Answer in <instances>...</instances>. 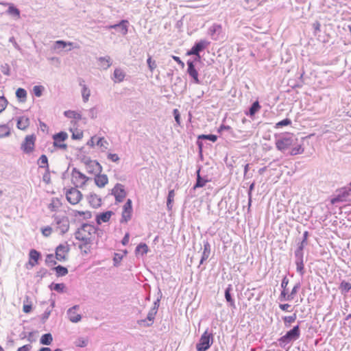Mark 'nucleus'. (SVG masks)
Masks as SVG:
<instances>
[{
    "mask_svg": "<svg viewBox=\"0 0 351 351\" xmlns=\"http://www.w3.org/2000/svg\"><path fill=\"white\" fill-rule=\"evenodd\" d=\"M201 140H208L214 143L217 140V136L215 134H200L198 136L197 145L200 154H202L203 149V143L201 141Z\"/></svg>",
    "mask_w": 351,
    "mask_h": 351,
    "instance_id": "obj_16",
    "label": "nucleus"
},
{
    "mask_svg": "<svg viewBox=\"0 0 351 351\" xmlns=\"http://www.w3.org/2000/svg\"><path fill=\"white\" fill-rule=\"evenodd\" d=\"M51 311L52 310L49 308L45 310V311L44 312L41 317V320L43 323H45L48 319Z\"/></svg>",
    "mask_w": 351,
    "mask_h": 351,
    "instance_id": "obj_63",
    "label": "nucleus"
},
{
    "mask_svg": "<svg viewBox=\"0 0 351 351\" xmlns=\"http://www.w3.org/2000/svg\"><path fill=\"white\" fill-rule=\"evenodd\" d=\"M90 93V90L86 87V85L83 86L82 90V99L84 102H87L88 101Z\"/></svg>",
    "mask_w": 351,
    "mask_h": 351,
    "instance_id": "obj_49",
    "label": "nucleus"
},
{
    "mask_svg": "<svg viewBox=\"0 0 351 351\" xmlns=\"http://www.w3.org/2000/svg\"><path fill=\"white\" fill-rule=\"evenodd\" d=\"M68 138L66 132L61 131L53 135V146L57 145L59 143H63Z\"/></svg>",
    "mask_w": 351,
    "mask_h": 351,
    "instance_id": "obj_23",
    "label": "nucleus"
},
{
    "mask_svg": "<svg viewBox=\"0 0 351 351\" xmlns=\"http://www.w3.org/2000/svg\"><path fill=\"white\" fill-rule=\"evenodd\" d=\"M82 194L76 188H71L66 191V197L68 202L75 205L82 199Z\"/></svg>",
    "mask_w": 351,
    "mask_h": 351,
    "instance_id": "obj_9",
    "label": "nucleus"
},
{
    "mask_svg": "<svg viewBox=\"0 0 351 351\" xmlns=\"http://www.w3.org/2000/svg\"><path fill=\"white\" fill-rule=\"evenodd\" d=\"M83 216L84 219H90L92 217L91 213L90 211H76V215Z\"/></svg>",
    "mask_w": 351,
    "mask_h": 351,
    "instance_id": "obj_61",
    "label": "nucleus"
},
{
    "mask_svg": "<svg viewBox=\"0 0 351 351\" xmlns=\"http://www.w3.org/2000/svg\"><path fill=\"white\" fill-rule=\"evenodd\" d=\"M86 170L88 173L97 174L102 171L101 165L97 160H91L86 166Z\"/></svg>",
    "mask_w": 351,
    "mask_h": 351,
    "instance_id": "obj_15",
    "label": "nucleus"
},
{
    "mask_svg": "<svg viewBox=\"0 0 351 351\" xmlns=\"http://www.w3.org/2000/svg\"><path fill=\"white\" fill-rule=\"evenodd\" d=\"M38 165L40 168L49 169L48 158L46 155L43 154L38 160Z\"/></svg>",
    "mask_w": 351,
    "mask_h": 351,
    "instance_id": "obj_40",
    "label": "nucleus"
},
{
    "mask_svg": "<svg viewBox=\"0 0 351 351\" xmlns=\"http://www.w3.org/2000/svg\"><path fill=\"white\" fill-rule=\"evenodd\" d=\"M95 176V183L98 187L103 188L108 182V178L106 174H101L100 173H97Z\"/></svg>",
    "mask_w": 351,
    "mask_h": 351,
    "instance_id": "obj_21",
    "label": "nucleus"
},
{
    "mask_svg": "<svg viewBox=\"0 0 351 351\" xmlns=\"http://www.w3.org/2000/svg\"><path fill=\"white\" fill-rule=\"evenodd\" d=\"M158 311L155 310V308H151L147 315L146 319H141L138 322L139 324L143 323L145 326H150L153 324L154 320L155 319V316L157 313Z\"/></svg>",
    "mask_w": 351,
    "mask_h": 351,
    "instance_id": "obj_19",
    "label": "nucleus"
},
{
    "mask_svg": "<svg viewBox=\"0 0 351 351\" xmlns=\"http://www.w3.org/2000/svg\"><path fill=\"white\" fill-rule=\"evenodd\" d=\"M8 104V101L4 96L0 97V113L3 112Z\"/></svg>",
    "mask_w": 351,
    "mask_h": 351,
    "instance_id": "obj_60",
    "label": "nucleus"
},
{
    "mask_svg": "<svg viewBox=\"0 0 351 351\" xmlns=\"http://www.w3.org/2000/svg\"><path fill=\"white\" fill-rule=\"evenodd\" d=\"M16 96L21 102H25L27 99V91L23 88H19L16 91Z\"/></svg>",
    "mask_w": 351,
    "mask_h": 351,
    "instance_id": "obj_41",
    "label": "nucleus"
},
{
    "mask_svg": "<svg viewBox=\"0 0 351 351\" xmlns=\"http://www.w3.org/2000/svg\"><path fill=\"white\" fill-rule=\"evenodd\" d=\"M75 345L77 347H80V348L86 347L88 345V340L83 337H79L75 341Z\"/></svg>",
    "mask_w": 351,
    "mask_h": 351,
    "instance_id": "obj_52",
    "label": "nucleus"
},
{
    "mask_svg": "<svg viewBox=\"0 0 351 351\" xmlns=\"http://www.w3.org/2000/svg\"><path fill=\"white\" fill-rule=\"evenodd\" d=\"M296 140L293 134H283L276 141V148L281 152H285L295 143Z\"/></svg>",
    "mask_w": 351,
    "mask_h": 351,
    "instance_id": "obj_2",
    "label": "nucleus"
},
{
    "mask_svg": "<svg viewBox=\"0 0 351 351\" xmlns=\"http://www.w3.org/2000/svg\"><path fill=\"white\" fill-rule=\"evenodd\" d=\"M307 241V230L304 231L303 233V239L298 246V249L295 251V263L296 265V271L300 274L303 275L304 274V267L303 263V248L304 244Z\"/></svg>",
    "mask_w": 351,
    "mask_h": 351,
    "instance_id": "obj_1",
    "label": "nucleus"
},
{
    "mask_svg": "<svg viewBox=\"0 0 351 351\" xmlns=\"http://www.w3.org/2000/svg\"><path fill=\"white\" fill-rule=\"evenodd\" d=\"M128 24L129 22L127 20H121L119 23L110 25L108 28L120 31L123 35H125L128 33Z\"/></svg>",
    "mask_w": 351,
    "mask_h": 351,
    "instance_id": "obj_18",
    "label": "nucleus"
},
{
    "mask_svg": "<svg viewBox=\"0 0 351 351\" xmlns=\"http://www.w3.org/2000/svg\"><path fill=\"white\" fill-rule=\"evenodd\" d=\"M72 182L75 187H83L86 182L91 180L90 178L87 177L86 175L80 172L77 168H73L71 173Z\"/></svg>",
    "mask_w": 351,
    "mask_h": 351,
    "instance_id": "obj_5",
    "label": "nucleus"
},
{
    "mask_svg": "<svg viewBox=\"0 0 351 351\" xmlns=\"http://www.w3.org/2000/svg\"><path fill=\"white\" fill-rule=\"evenodd\" d=\"M289 339V338L287 337V336L286 335H285L284 336L281 337L278 339L279 346L281 348H285V346L291 342V340Z\"/></svg>",
    "mask_w": 351,
    "mask_h": 351,
    "instance_id": "obj_51",
    "label": "nucleus"
},
{
    "mask_svg": "<svg viewBox=\"0 0 351 351\" xmlns=\"http://www.w3.org/2000/svg\"><path fill=\"white\" fill-rule=\"evenodd\" d=\"M53 218L56 228L60 230L61 234H64L69 231V220L67 216L54 215Z\"/></svg>",
    "mask_w": 351,
    "mask_h": 351,
    "instance_id": "obj_4",
    "label": "nucleus"
},
{
    "mask_svg": "<svg viewBox=\"0 0 351 351\" xmlns=\"http://www.w3.org/2000/svg\"><path fill=\"white\" fill-rule=\"evenodd\" d=\"M113 75L114 77L117 80L115 82H123L125 76V73L121 69H115Z\"/></svg>",
    "mask_w": 351,
    "mask_h": 351,
    "instance_id": "obj_38",
    "label": "nucleus"
},
{
    "mask_svg": "<svg viewBox=\"0 0 351 351\" xmlns=\"http://www.w3.org/2000/svg\"><path fill=\"white\" fill-rule=\"evenodd\" d=\"M40 256H41V254L38 251H37L34 249H32L29 251V263L32 267L36 265L38 263V261L40 259Z\"/></svg>",
    "mask_w": 351,
    "mask_h": 351,
    "instance_id": "obj_25",
    "label": "nucleus"
},
{
    "mask_svg": "<svg viewBox=\"0 0 351 351\" xmlns=\"http://www.w3.org/2000/svg\"><path fill=\"white\" fill-rule=\"evenodd\" d=\"M98 60L100 62L101 66L103 67L104 69H107L112 64L111 59L109 56L100 57Z\"/></svg>",
    "mask_w": 351,
    "mask_h": 351,
    "instance_id": "obj_37",
    "label": "nucleus"
},
{
    "mask_svg": "<svg viewBox=\"0 0 351 351\" xmlns=\"http://www.w3.org/2000/svg\"><path fill=\"white\" fill-rule=\"evenodd\" d=\"M10 66L8 65V64H2L1 66V71L5 75H10Z\"/></svg>",
    "mask_w": 351,
    "mask_h": 351,
    "instance_id": "obj_62",
    "label": "nucleus"
},
{
    "mask_svg": "<svg viewBox=\"0 0 351 351\" xmlns=\"http://www.w3.org/2000/svg\"><path fill=\"white\" fill-rule=\"evenodd\" d=\"M175 197L174 190H170L168 193V196L167 199V207L169 210H171L172 208V202H173V199Z\"/></svg>",
    "mask_w": 351,
    "mask_h": 351,
    "instance_id": "obj_46",
    "label": "nucleus"
},
{
    "mask_svg": "<svg viewBox=\"0 0 351 351\" xmlns=\"http://www.w3.org/2000/svg\"><path fill=\"white\" fill-rule=\"evenodd\" d=\"M45 263L48 265H56V261L54 260V256L52 254H49L46 256Z\"/></svg>",
    "mask_w": 351,
    "mask_h": 351,
    "instance_id": "obj_57",
    "label": "nucleus"
},
{
    "mask_svg": "<svg viewBox=\"0 0 351 351\" xmlns=\"http://www.w3.org/2000/svg\"><path fill=\"white\" fill-rule=\"evenodd\" d=\"M44 87L43 86H34L33 88V92L35 96L39 97L43 95Z\"/></svg>",
    "mask_w": 351,
    "mask_h": 351,
    "instance_id": "obj_56",
    "label": "nucleus"
},
{
    "mask_svg": "<svg viewBox=\"0 0 351 351\" xmlns=\"http://www.w3.org/2000/svg\"><path fill=\"white\" fill-rule=\"evenodd\" d=\"M69 250L68 244H60L56 248V258L60 262L66 261L68 258Z\"/></svg>",
    "mask_w": 351,
    "mask_h": 351,
    "instance_id": "obj_8",
    "label": "nucleus"
},
{
    "mask_svg": "<svg viewBox=\"0 0 351 351\" xmlns=\"http://www.w3.org/2000/svg\"><path fill=\"white\" fill-rule=\"evenodd\" d=\"M9 7L7 13L14 17L19 19L20 17V10L15 7L12 3H7Z\"/></svg>",
    "mask_w": 351,
    "mask_h": 351,
    "instance_id": "obj_34",
    "label": "nucleus"
},
{
    "mask_svg": "<svg viewBox=\"0 0 351 351\" xmlns=\"http://www.w3.org/2000/svg\"><path fill=\"white\" fill-rule=\"evenodd\" d=\"M135 252L136 253H141V255H144L147 253L148 247L145 243H141L136 246Z\"/></svg>",
    "mask_w": 351,
    "mask_h": 351,
    "instance_id": "obj_45",
    "label": "nucleus"
},
{
    "mask_svg": "<svg viewBox=\"0 0 351 351\" xmlns=\"http://www.w3.org/2000/svg\"><path fill=\"white\" fill-rule=\"evenodd\" d=\"M35 141H36V136L34 134L26 136L24 141L21 144V149L25 154L32 153L34 149Z\"/></svg>",
    "mask_w": 351,
    "mask_h": 351,
    "instance_id": "obj_7",
    "label": "nucleus"
},
{
    "mask_svg": "<svg viewBox=\"0 0 351 351\" xmlns=\"http://www.w3.org/2000/svg\"><path fill=\"white\" fill-rule=\"evenodd\" d=\"M64 114L67 118L74 119L77 121L82 119V115L77 112L73 110H66L64 112Z\"/></svg>",
    "mask_w": 351,
    "mask_h": 351,
    "instance_id": "obj_39",
    "label": "nucleus"
},
{
    "mask_svg": "<svg viewBox=\"0 0 351 351\" xmlns=\"http://www.w3.org/2000/svg\"><path fill=\"white\" fill-rule=\"evenodd\" d=\"M260 108L261 106L259 102L256 101L249 108V110L248 112H247V114L250 117H253L260 110Z\"/></svg>",
    "mask_w": 351,
    "mask_h": 351,
    "instance_id": "obj_35",
    "label": "nucleus"
},
{
    "mask_svg": "<svg viewBox=\"0 0 351 351\" xmlns=\"http://www.w3.org/2000/svg\"><path fill=\"white\" fill-rule=\"evenodd\" d=\"M132 202L130 199H128L123 208V212L120 222L127 223L129 220H130L132 217Z\"/></svg>",
    "mask_w": 351,
    "mask_h": 351,
    "instance_id": "obj_12",
    "label": "nucleus"
},
{
    "mask_svg": "<svg viewBox=\"0 0 351 351\" xmlns=\"http://www.w3.org/2000/svg\"><path fill=\"white\" fill-rule=\"evenodd\" d=\"M285 335L287 336V337L289 338V339H290L291 341L297 339L300 335L299 326H294L292 329L289 330Z\"/></svg>",
    "mask_w": 351,
    "mask_h": 351,
    "instance_id": "obj_29",
    "label": "nucleus"
},
{
    "mask_svg": "<svg viewBox=\"0 0 351 351\" xmlns=\"http://www.w3.org/2000/svg\"><path fill=\"white\" fill-rule=\"evenodd\" d=\"M10 130L9 127L4 124V125H0V138H4L10 136Z\"/></svg>",
    "mask_w": 351,
    "mask_h": 351,
    "instance_id": "obj_44",
    "label": "nucleus"
},
{
    "mask_svg": "<svg viewBox=\"0 0 351 351\" xmlns=\"http://www.w3.org/2000/svg\"><path fill=\"white\" fill-rule=\"evenodd\" d=\"M209 45L210 42L206 40H200L196 42L192 48L186 52V55H197V53L204 51Z\"/></svg>",
    "mask_w": 351,
    "mask_h": 351,
    "instance_id": "obj_11",
    "label": "nucleus"
},
{
    "mask_svg": "<svg viewBox=\"0 0 351 351\" xmlns=\"http://www.w3.org/2000/svg\"><path fill=\"white\" fill-rule=\"evenodd\" d=\"M88 200L90 206L93 208H98L101 206V199L95 193H90L88 196Z\"/></svg>",
    "mask_w": 351,
    "mask_h": 351,
    "instance_id": "obj_28",
    "label": "nucleus"
},
{
    "mask_svg": "<svg viewBox=\"0 0 351 351\" xmlns=\"http://www.w3.org/2000/svg\"><path fill=\"white\" fill-rule=\"evenodd\" d=\"M96 145L99 146L101 148V151L104 152L108 149V143L104 137H100L97 139Z\"/></svg>",
    "mask_w": 351,
    "mask_h": 351,
    "instance_id": "obj_47",
    "label": "nucleus"
},
{
    "mask_svg": "<svg viewBox=\"0 0 351 351\" xmlns=\"http://www.w3.org/2000/svg\"><path fill=\"white\" fill-rule=\"evenodd\" d=\"M114 214V213L111 210H108L101 213L98 214L96 216V222L97 224H101V222H108L111 216Z\"/></svg>",
    "mask_w": 351,
    "mask_h": 351,
    "instance_id": "obj_22",
    "label": "nucleus"
},
{
    "mask_svg": "<svg viewBox=\"0 0 351 351\" xmlns=\"http://www.w3.org/2000/svg\"><path fill=\"white\" fill-rule=\"evenodd\" d=\"M51 290H54L58 293H63L65 289V285L64 283H51L49 285Z\"/></svg>",
    "mask_w": 351,
    "mask_h": 351,
    "instance_id": "obj_42",
    "label": "nucleus"
},
{
    "mask_svg": "<svg viewBox=\"0 0 351 351\" xmlns=\"http://www.w3.org/2000/svg\"><path fill=\"white\" fill-rule=\"evenodd\" d=\"M77 240L82 242V244L79 245V248L82 250L83 247H85V250L83 251V254H88L90 251V244L93 243L92 237L88 236L83 237L82 238L77 237Z\"/></svg>",
    "mask_w": 351,
    "mask_h": 351,
    "instance_id": "obj_17",
    "label": "nucleus"
},
{
    "mask_svg": "<svg viewBox=\"0 0 351 351\" xmlns=\"http://www.w3.org/2000/svg\"><path fill=\"white\" fill-rule=\"evenodd\" d=\"M73 45L71 42H66L64 40H57L53 44V49L55 50L57 49H63L67 46H72Z\"/></svg>",
    "mask_w": 351,
    "mask_h": 351,
    "instance_id": "obj_32",
    "label": "nucleus"
},
{
    "mask_svg": "<svg viewBox=\"0 0 351 351\" xmlns=\"http://www.w3.org/2000/svg\"><path fill=\"white\" fill-rule=\"evenodd\" d=\"M304 148L301 145H298L293 147L290 152L291 155H297L302 153Z\"/></svg>",
    "mask_w": 351,
    "mask_h": 351,
    "instance_id": "obj_53",
    "label": "nucleus"
},
{
    "mask_svg": "<svg viewBox=\"0 0 351 351\" xmlns=\"http://www.w3.org/2000/svg\"><path fill=\"white\" fill-rule=\"evenodd\" d=\"M52 269L56 271V274L58 277L64 276L69 272L68 269L66 267L60 265L54 267Z\"/></svg>",
    "mask_w": 351,
    "mask_h": 351,
    "instance_id": "obj_33",
    "label": "nucleus"
},
{
    "mask_svg": "<svg viewBox=\"0 0 351 351\" xmlns=\"http://www.w3.org/2000/svg\"><path fill=\"white\" fill-rule=\"evenodd\" d=\"M232 291V285H228L227 288L225 289V298L230 306L236 308V305L234 299L232 297L231 291Z\"/></svg>",
    "mask_w": 351,
    "mask_h": 351,
    "instance_id": "obj_26",
    "label": "nucleus"
},
{
    "mask_svg": "<svg viewBox=\"0 0 351 351\" xmlns=\"http://www.w3.org/2000/svg\"><path fill=\"white\" fill-rule=\"evenodd\" d=\"M147 63L151 71H153L156 68V61L153 60L151 56H149L147 58Z\"/></svg>",
    "mask_w": 351,
    "mask_h": 351,
    "instance_id": "obj_59",
    "label": "nucleus"
},
{
    "mask_svg": "<svg viewBox=\"0 0 351 351\" xmlns=\"http://www.w3.org/2000/svg\"><path fill=\"white\" fill-rule=\"evenodd\" d=\"M84 232H86L88 236L91 237L92 234L95 231V228L88 223H83L80 228H79Z\"/></svg>",
    "mask_w": 351,
    "mask_h": 351,
    "instance_id": "obj_36",
    "label": "nucleus"
},
{
    "mask_svg": "<svg viewBox=\"0 0 351 351\" xmlns=\"http://www.w3.org/2000/svg\"><path fill=\"white\" fill-rule=\"evenodd\" d=\"M213 343V336L212 333L206 330L201 336L199 342L196 344L197 351H206L210 348Z\"/></svg>",
    "mask_w": 351,
    "mask_h": 351,
    "instance_id": "obj_3",
    "label": "nucleus"
},
{
    "mask_svg": "<svg viewBox=\"0 0 351 351\" xmlns=\"http://www.w3.org/2000/svg\"><path fill=\"white\" fill-rule=\"evenodd\" d=\"M80 309L79 305H74L69 308L66 311V315L70 322L72 323H77L81 321L82 315L77 313V311Z\"/></svg>",
    "mask_w": 351,
    "mask_h": 351,
    "instance_id": "obj_14",
    "label": "nucleus"
},
{
    "mask_svg": "<svg viewBox=\"0 0 351 351\" xmlns=\"http://www.w3.org/2000/svg\"><path fill=\"white\" fill-rule=\"evenodd\" d=\"M29 124V119L25 117H21L17 120V128L21 130H25Z\"/></svg>",
    "mask_w": 351,
    "mask_h": 351,
    "instance_id": "obj_30",
    "label": "nucleus"
},
{
    "mask_svg": "<svg viewBox=\"0 0 351 351\" xmlns=\"http://www.w3.org/2000/svg\"><path fill=\"white\" fill-rule=\"evenodd\" d=\"M187 64V73L191 78V82L196 84H202V82L199 79V73L195 68L194 62L189 60L186 62Z\"/></svg>",
    "mask_w": 351,
    "mask_h": 351,
    "instance_id": "obj_6",
    "label": "nucleus"
},
{
    "mask_svg": "<svg viewBox=\"0 0 351 351\" xmlns=\"http://www.w3.org/2000/svg\"><path fill=\"white\" fill-rule=\"evenodd\" d=\"M221 29L222 27L221 25L215 23L209 28L208 34L212 37L213 40H217Z\"/></svg>",
    "mask_w": 351,
    "mask_h": 351,
    "instance_id": "obj_20",
    "label": "nucleus"
},
{
    "mask_svg": "<svg viewBox=\"0 0 351 351\" xmlns=\"http://www.w3.org/2000/svg\"><path fill=\"white\" fill-rule=\"evenodd\" d=\"M112 195L115 197V200L118 202L123 201L126 196V192L124 189V186L121 184L117 183L112 189Z\"/></svg>",
    "mask_w": 351,
    "mask_h": 351,
    "instance_id": "obj_13",
    "label": "nucleus"
},
{
    "mask_svg": "<svg viewBox=\"0 0 351 351\" xmlns=\"http://www.w3.org/2000/svg\"><path fill=\"white\" fill-rule=\"evenodd\" d=\"M123 258V256L118 253H114V257H113V265L114 267H118L120 262L121 261Z\"/></svg>",
    "mask_w": 351,
    "mask_h": 351,
    "instance_id": "obj_58",
    "label": "nucleus"
},
{
    "mask_svg": "<svg viewBox=\"0 0 351 351\" xmlns=\"http://www.w3.org/2000/svg\"><path fill=\"white\" fill-rule=\"evenodd\" d=\"M300 288V284L299 282L296 283L294 285L293 288L291 290V292L289 295H287V300L288 301H290L294 298L295 294L297 293V291H298V289Z\"/></svg>",
    "mask_w": 351,
    "mask_h": 351,
    "instance_id": "obj_50",
    "label": "nucleus"
},
{
    "mask_svg": "<svg viewBox=\"0 0 351 351\" xmlns=\"http://www.w3.org/2000/svg\"><path fill=\"white\" fill-rule=\"evenodd\" d=\"M60 204H60V201L58 200V199H53L52 202L49 204L48 208L51 211H56L59 208Z\"/></svg>",
    "mask_w": 351,
    "mask_h": 351,
    "instance_id": "obj_54",
    "label": "nucleus"
},
{
    "mask_svg": "<svg viewBox=\"0 0 351 351\" xmlns=\"http://www.w3.org/2000/svg\"><path fill=\"white\" fill-rule=\"evenodd\" d=\"M158 298L157 299L154 301V306L152 308H155V310L158 311V307H159V304H160V301L162 298V292H161V290L160 288L158 289Z\"/></svg>",
    "mask_w": 351,
    "mask_h": 351,
    "instance_id": "obj_55",
    "label": "nucleus"
},
{
    "mask_svg": "<svg viewBox=\"0 0 351 351\" xmlns=\"http://www.w3.org/2000/svg\"><path fill=\"white\" fill-rule=\"evenodd\" d=\"M210 254V245L208 241H204V250L200 259L199 264L202 265L208 259Z\"/></svg>",
    "mask_w": 351,
    "mask_h": 351,
    "instance_id": "obj_27",
    "label": "nucleus"
},
{
    "mask_svg": "<svg viewBox=\"0 0 351 351\" xmlns=\"http://www.w3.org/2000/svg\"><path fill=\"white\" fill-rule=\"evenodd\" d=\"M53 341V337L51 333H45L40 339V343L45 346H49Z\"/></svg>",
    "mask_w": 351,
    "mask_h": 351,
    "instance_id": "obj_31",
    "label": "nucleus"
},
{
    "mask_svg": "<svg viewBox=\"0 0 351 351\" xmlns=\"http://www.w3.org/2000/svg\"><path fill=\"white\" fill-rule=\"evenodd\" d=\"M200 170H201V168L199 167V169L196 171V175H197L196 182L193 187V190H195L197 188H201V187L204 186L206 185V182H208V180L203 178L200 176Z\"/></svg>",
    "mask_w": 351,
    "mask_h": 351,
    "instance_id": "obj_24",
    "label": "nucleus"
},
{
    "mask_svg": "<svg viewBox=\"0 0 351 351\" xmlns=\"http://www.w3.org/2000/svg\"><path fill=\"white\" fill-rule=\"evenodd\" d=\"M291 124V119H289V118H285L283 120L280 121L278 123H276L274 128H282L284 126L289 125Z\"/></svg>",
    "mask_w": 351,
    "mask_h": 351,
    "instance_id": "obj_48",
    "label": "nucleus"
},
{
    "mask_svg": "<svg viewBox=\"0 0 351 351\" xmlns=\"http://www.w3.org/2000/svg\"><path fill=\"white\" fill-rule=\"evenodd\" d=\"M45 173L43 174V180L47 183V184H49L50 183V181H51V178H50V171H49V169H45Z\"/></svg>",
    "mask_w": 351,
    "mask_h": 351,
    "instance_id": "obj_64",
    "label": "nucleus"
},
{
    "mask_svg": "<svg viewBox=\"0 0 351 351\" xmlns=\"http://www.w3.org/2000/svg\"><path fill=\"white\" fill-rule=\"evenodd\" d=\"M350 189L348 190L346 188L343 187L338 190L339 194L330 199L332 204H335L337 202H346L348 199L351 192V182L350 183Z\"/></svg>",
    "mask_w": 351,
    "mask_h": 351,
    "instance_id": "obj_10",
    "label": "nucleus"
},
{
    "mask_svg": "<svg viewBox=\"0 0 351 351\" xmlns=\"http://www.w3.org/2000/svg\"><path fill=\"white\" fill-rule=\"evenodd\" d=\"M339 289L341 290V293L346 294L351 290V283L345 280L342 281L339 285Z\"/></svg>",
    "mask_w": 351,
    "mask_h": 351,
    "instance_id": "obj_43",
    "label": "nucleus"
}]
</instances>
